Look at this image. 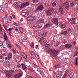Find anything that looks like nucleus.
Wrapping results in <instances>:
<instances>
[{
  "mask_svg": "<svg viewBox=\"0 0 78 78\" xmlns=\"http://www.w3.org/2000/svg\"><path fill=\"white\" fill-rule=\"evenodd\" d=\"M69 2H66L63 3L62 6H59V8L58 10L61 13V14H63L64 12V8H69Z\"/></svg>",
  "mask_w": 78,
  "mask_h": 78,
  "instance_id": "f257e3e1",
  "label": "nucleus"
},
{
  "mask_svg": "<svg viewBox=\"0 0 78 78\" xmlns=\"http://www.w3.org/2000/svg\"><path fill=\"white\" fill-rule=\"evenodd\" d=\"M48 52H51V54L52 55L53 57H56L58 55L59 51L58 50L56 51L54 49H47Z\"/></svg>",
  "mask_w": 78,
  "mask_h": 78,
  "instance_id": "f03ea898",
  "label": "nucleus"
},
{
  "mask_svg": "<svg viewBox=\"0 0 78 78\" xmlns=\"http://www.w3.org/2000/svg\"><path fill=\"white\" fill-rule=\"evenodd\" d=\"M21 14L24 16H27L29 14V11L27 9H24L22 11Z\"/></svg>",
  "mask_w": 78,
  "mask_h": 78,
  "instance_id": "7ed1b4c3",
  "label": "nucleus"
},
{
  "mask_svg": "<svg viewBox=\"0 0 78 78\" xmlns=\"http://www.w3.org/2000/svg\"><path fill=\"white\" fill-rule=\"evenodd\" d=\"M76 18H73L71 19L69 18H68V20L69 22L71 21V23L73 24H75V22L76 21Z\"/></svg>",
  "mask_w": 78,
  "mask_h": 78,
  "instance_id": "20e7f679",
  "label": "nucleus"
},
{
  "mask_svg": "<svg viewBox=\"0 0 78 78\" xmlns=\"http://www.w3.org/2000/svg\"><path fill=\"white\" fill-rule=\"evenodd\" d=\"M36 18L34 16H29L27 18V20L29 21H32L35 20Z\"/></svg>",
  "mask_w": 78,
  "mask_h": 78,
  "instance_id": "39448f33",
  "label": "nucleus"
},
{
  "mask_svg": "<svg viewBox=\"0 0 78 78\" xmlns=\"http://www.w3.org/2000/svg\"><path fill=\"white\" fill-rule=\"evenodd\" d=\"M62 64V62H60V61H58L57 62L55 66L54 67L55 68V69H57L58 68H59V66H61Z\"/></svg>",
  "mask_w": 78,
  "mask_h": 78,
  "instance_id": "423d86ee",
  "label": "nucleus"
},
{
  "mask_svg": "<svg viewBox=\"0 0 78 78\" xmlns=\"http://www.w3.org/2000/svg\"><path fill=\"white\" fill-rule=\"evenodd\" d=\"M54 9L53 8H51L49 9V10L47 12V14L48 15H51L53 12Z\"/></svg>",
  "mask_w": 78,
  "mask_h": 78,
  "instance_id": "0eeeda50",
  "label": "nucleus"
},
{
  "mask_svg": "<svg viewBox=\"0 0 78 78\" xmlns=\"http://www.w3.org/2000/svg\"><path fill=\"white\" fill-rule=\"evenodd\" d=\"M22 60V58L21 57H17L15 59V61L19 63L21 62Z\"/></svg>",
  "mask_w": 78,
  "mask_h": 78,
  "instance_id": "6e6552de",
  "label": "nucleus"
},
{
  "mask_svg": "<svg viewBox=\"0 0 78 78\" xmlns=\"http://www.w3.org/2000/svg\"><path fill=\"white\" fill-rule=\"evenodd\" d=\"M44 8V7L43 5H40L36 9V12L37 11H42Z\"/></svg>",
  "mask_w": 78,
  "mask_h": 78,
  "instance_id": "1a4fd4ad",
  "label": "nucleus"
},
{
  "mask_svg": "<svg viewBox=\"0 0 78 78\" xmlns=\"http://www.w3.org/2000/svg\"><path fill=\"white\" fill-rule=\"evenodd\" d=\"M13 72L14 70H11L10 71L5 72V73L7 76H11L12 73H13Z\"/></svg>",
  "mask_w": 78,
  "mask_h": 78,
  "instance_id": "9d476101",
  "label": "nucleus"
},
{
  "mask_svg": "<svg viewBox=\"0 0 78 78\" xmlns=\"http://www.w3.org/2000/svg\"><path fill=\"white\" fill-rule=\"evenodd\" d=\"M52 22L56 24H58L59 23L58 21V19L57 18H54L52 21Z\"/></svg>",
  "mask_w": 78,
  "mask_h": 78,
  "instance_id": "9b49d317",
  "label": "nucleus"
},
{
  "mask_svg": "<svg viewBox=\"0 0 78 78\" xmlns=\"http://www.w3.org/2000/svg\"><path fill=\"white\" fill-rule=\"evenodd\" d=\"M30 5L29 2H26V3H23V4L21 6L20 8H24L26 6H28Z\"/></svg>",
  "mask_w": 78,
  "mask_h": 78,
  "instance_id": "f8f14e48",
  "label": "nucleus"
},
{
  "mask_svg": "<svg viewBox=\"0 0 78 78\" xmlns=\"http://www.w3.org/2000/svg\"><path fill=\"white\" fill-rule=\"evenodd\" d=\"M39 41L41 43V44L44 43V44H47L45 39H44L43 38L40 39V40H39Z\"/></svg>",
  "mask_w": 78,
  "mask_h": 78,
  "instance_id": "ddd939ff",
  "label": "nucleus"
},
{
  "mask_svg": "<svg viewBox=\"0 0 78 78\" xmlns=\"http://www.w3.org/2000/svg\"><path fill=\"white\" fill-rule=\"evenodd\" d=\"M4 38L5 41L7 42H9V38L8 37H7L6 33H4Z\"/></svg>",
  "mask_w": 78,
  "mask_h": 78,
  "instance_id": "4468645a",
  "label": "nucleus"
},
{
  "mask_svg": "<svg viewBox=\"0 0 78 78\" xmlns=\"http://www.w3.org/2000/svg\"><path fill=\"white\" fill-rule=\"evenodd\" d=\"M6 21L9 23H11V19L9 16H7L5 18Z\"/></svg>",
  "mask_w": 78,
  "mask_h": 78,
  "instance_id": "2eb2a0df",
  "label": "nucleus"
},
{
  "mask_svg": "<svg viewBox=\"0 0 78 78\" xmlns=\"http://www.w3.org/2000/svg\"><path fill=\"white\" fill-rule=\"evenodd\" d=\"M72 45L70 44H67L65 45V47L67 48H70L72 47Z\"/></svg>",
  "mask_w": 78,
  "mask_h": 78,
  "instance_id": "dca6fc26",
  "label": "nucleus"
},
{
  "mask_svg": "<svg viewBox=\"0 0 78 78\" xmlns=\"http://www.w3.org/2000/svg\"><path fill=\"white\" fill-rule=\"evenodd\" d=\"M5 60L4 57H3L2 55H0V62H4Z\"/></svg>",
  "mask_w": 78,
  "mask_h": 78,
  "instance_id": "f3484780",
  "label": "nucleus"
},
{
  "mask_svg": "<svg viewBox=\"0 0 78 78\" xmlns=\"http://www.w3.org/2000/svg\"><path fill=\"white\" fill-rule=\"evenodd\" d=\"M21 76H22V74L21 73L16 74L15 76V78H20L21 77Z\"/></svg>",
  "mask_w": 78,
  "mask_h": 78,
  "instance_id": "a211bd4d",
  "label": "nucleus"
},
{
  "mask_svg": "<svg viewBox=\"0 0 78 78\" xmlns=\"http://www.w3.org/2000/svg\"><path fill=\"white\" fill-rule=\"evenodd\" d=\"M38 27V24H34L32 27L33 29H37Z\"/></svg>",
  "mask_w": 78,
  "mask_h": 78,
  "instance_id": "6ab92c4d",
  "label": "nucleus"
},
{
  "mask_svg": "<svg viewBox=\"0 0 78 78\" xmlns=\"http://www.w3.org/2000/svg\"><path fill=\"white\" fill-rule=\"evenodd\" d=\"M21 65L22 66V68L23 70H25V69H27V67L25 64H21Z\"/></svg>",
  "mask_w": 78,
  "mask_h": 78,
  "instance_id": "aec40b11",
  "label": "nucleus"
},
{
  "mask_svg": "<svg viewBox=\"0 0 78 78\" xmlns=\"http://www.w3.org/2000/svg\"><path fill=\"white\" fill-rule=\"evenodd\" d=\"M51 26V24L49 23L48 24H47L46 25L44 26V28H47V27H50Z\"/></svg>",
  "mask_w": 78,
  "mask_h": 78,
  "instance_id": "412c9836",
  "label": "nucleus"
},
{
  "mask_svg": "<svg viewBox=\"0 0 78 78\" xmlns=\"http://www.w3.org/2000/svg\"><path fill=\"white\" fill-rule=\"evenodd\" d=\"M12 57V54L11 53H10L9 54V55L8 56V59L10 60L11 59Z\"/></svg>",
  "mask_w": 78,
  "mask_h": 78,
  "instance_id": "4be33fe9",
  "label": "nucleus"
},
{
  "mask_svg": "<svg viewBox=\"0 0 78 78\" xmlns=\"http://www.w3.org/2000/svg\"><path fill=\"white\" fill-rule=\"evenodd\" d=\"M67 72H68V71H66L65 74H64L62 78H66V76H67V74L68 73Z\"/></svg>",
  "mask_w": 78,
  "mask_h": 78,
  "instance_id": "5701e85b",
  "label": "nucleus"
},
{
  "mask_svg": "<svg viewBox=\"0 0 78 78\" xmlns=\"http://www.w3.org/2000/svg\"><path fill=\"white\" fill-rule=\"evenodd\" d=\"M38 22L39 23H42L44 22V19H41L38 21Z\"/></svg>",
  "mask_w": 78,
  "mask_h": 78,
  "instance_id": "b1692460",
  "label": "nucleus"
},
{
  "mask_svg": "<svg viewBox=\"0 0 78 78\" xmlns=\"http://www.w3.org/2000/svg\"><path fill=\"white\" fill-rule=\"evenodd\" d=\"M9 24H8L7 26V31H10V33H11V31L12 30V27H10V28H9L8 27H9ZM12 33V32L11 33Z\"/></svg>",
  "mask_w": 78,
  "mask_h": 78,
  "instance_id": "393cba45",
  "label": "nucleus"
},
{
  "mask_svg": "<svg viewBox=\"0 0 78 78\" xmlns=\"http://www.w3.org/2000/svg\"><path fill=\"white\" fill-rule=\"evenodd\" d=\"M2 54L4 55H6L7 54L6 51H2Z\"/></svg>",
  "mask_w": 78,
  "mask_h": 78,
  "instance_id": "a878e982",
  "label": "nucleus"
},
{
  "mask_svg": "<svg viewBox=\"0 0 78 78\" xmlns=\"http://www.w3.org/2000/svg\"><path fill=\"white\" fill-rule=\"evenodd\" d=\"M71 78H74V76L73 75L72 73H70L68 75Z\"/></svg>",
  "mask_w": 78,
  "mask_h": 78,
  "instance_id": "bb28decb",
  "label": "nucleus"
},
{
  "mask_svg": "<svg viewBox=\"0 0 78 78\" xmlns=\"http://www.w3.org/2000/svg\"><path fill=\"white\" fill-rule=\"evenodd\" d=\"M22 56L24 58H25L27 57V54H25V53H22Z\"/></svg>",
  "mask_w": 78,
  "mask_h": 78,
  "instance_id": "cd10ccee",
  "label": "nucleus"
},
{
  "mask_svg": "<svg viewBox=\"0 0 78 78\" xmlns=\"http://www.w3.org/2000/svg\"><path fill=\"white\" fill-rule=\"evenodd\" d=\"M66 27V23H63L61 25V27Z\"/></svg>",
  "mask_w": 78,
  "mask_h": 78,
  "instance_id": "c85d7f7f",
  "label": "nucleus"
},
{
  "mask_svg": "<svg viewBox=\"0 0 78 78\" xmlns=\"http://www.w3.org/2000/svg\"><path fill=\"white\" fill-rule=\"evenodd\" d=\"M78 58H76L75 64L76 66H78Z\"/></svg>",
  "mask_w": 78,
  "mask_h": 78,
  "instance_id": "c756f323",
  "label": "nucleus"
},
{
  "mask_svg": "<svg viewBox=\"0 0 78 78\" xmlns=\"http://www.w3.org/2000/svg\"><path fill=\"white\" fill-rule=\"evenodd\" d=\"M20 32L21 33H23V28H22V27H20Z\"/></svg>",
  "mask_w": 78,
  "mask_h": 78,
  "instance_id": "7c9ffc66",
  "label": "nucleus"
},
{
  "mask_svg": "<svg viewBox=\"0 0 78 78\" xmlns=\"http://www.w3.org/2000/svg\"><path fill=\"white\" fill-rule=\"evenodd\" d=\"M48 34V33L47 32H45V33H44L43 35V37H45V36H46Z\"/></svg>",
  "mask_w": 78,
  "mask_h": 78,
  "instance_id": "2f4dec72",
  "label": "nucleus"
},
{
  "mask_svg": "<svg viewBox=\"0 0 78 78\" xmlns=\"http://www.w3.org/2000/svg\"><path fill=\"white\" fill-rule=\"evenodd\" d=\"M58 73H55L54 75L53 76H54L55 78H57V76H58Z\"/></svg>",
  "mask_w": 78,
  "mask_h": 78,
  "instance_id": "473e14b6",
  "label": "nucleus"
},
{
  "mask_svg": "<svg viewBox=\"0 0 78 78\" xmlns=\"http://www.w3.org/2000/svg\"><path fill=\"white\" fill-rule=\"evenodd\" d=\"M62 34H63L66 35L68 34L69 33H68L67 31H64V32H63L62 33Z\"/></svg>",
  "mask_w": 78,
  "mask_h": 78,
  "instance_id": "72a5a7b5",
  "label": "nucleus"
},
{
  "mask_svg": "<svg viewBox=\"0 0 78 78\" xmlns=\"http://www.w3.org/2000/svg\"><path fill=\"white\" fill-rule=\"evenodd\" d=\"M74 3L73 2H71L70 3V5L71 6H74Z\"/></svg>",
  "mask_w": 78,
  "mask_h": 78,
  "instance_id": "f704fd0d",
  "label": "nucleus"
},
{
  "mask_svg": "<svg viewBox=\"0 0 78 78\" xmlns=\"http://www.w3.org/2000/svg\"><path fill=\"white\" fill-rule=\"evenodd\" d=\"M23 41L25 42H27V38L25 37L23 39Z\"/></svg>",
  "mask_w": 78,
  "mask_h": 78,
  "instance_id": "c9c22d12",
  "label": "nucleus"
},
{
  "mask_svg": "<svg viewBox=\"0 0 78 78\" xmlns=\"http://www.w3.org/2000/svg\"><path fill=\"white\" fill-rule=\"evenodd\" d=\"M29 52L31 54H34L35 53L34 52V51H29Z\"/></svg>",
  "mask_w": 78,
  "mask_h": 78,
  "instance_id": "e433bc0d",
  "label": "nucleus"
},
{
  "mask_svg": "<svg viewBox=\"0 0 78 78\" xmlns=\"http://www.w3.org/2000/svg\"><path fill=\"white\" fill-rule=\"evenodd\" d=\"M3 26H4V27H5V30H6V31H8V28H7V27H6L5 25L4 24H3Z\"/></svg>",
  "mask_w": 78,
  "mask_h": 78,
  "instance_id": "4c0bfd02",
  "label": "nucleus"
},
{
  "mask_svg": "<svg viewBox=\"0 0 78 78\" xmlns=\"http://www.w3.org/2000/svg\"><path fill=\"white\" fill-rule=\"evenodd\" d=\"M50 45V44H47L45 46V48H48Z\"/></svg>",
  "mask_w": 78,
  "mask_h": 78,
  "instance_id": "58836bf2",
  "label": "nucleus"
},
{
  "mask_svg": "<svg viewBox=\"0 0 78 78\" xmlns=\"http://www.w3.org/2000/svg\"><path fill=\"white\" fill-rule=\"evenodd\" d=\"M16 45L17 46V47L19 49H21V47L20 46H19V45L18 44H16Z\"/></svg>",
  "mask_w": 78,
  "mask_h": 78,
  "instance_id": "ea45409f",
  "label": "nucleus"
},
{
  "mask_svg": "<svg viewBox=\"0 0 78 78\" xmlns=\"http://www.w3.org/2000/svg\"><path fill=\"white\" fill-rule=\"evenodd\" d=\"M3 42L1 41H0V46H1V45H3Z\"/></svg>",
  "mask_w": 78,
  "mask_h": 78,
  "instance_id": "a19ab883",
  "label": "nucleus"
},
{
  "mask_svg": "<svg viewBox=\"0 0 78 78\" xmlns=\"http://www.w3.org/2000/svg\"><path fill=\"white\" fill-rule=\"evenodd\" d=\"M4 11V8H3V6H2V9L1 10V11H0V12L2 13H3V12Z\"/></svg>",
  "mask_w": 78,
  "mask_h": 78,
  "instance_id": "79ce46f5",
  "label": "nucleus"
},
{
  "mask_svg": "<svg viewBox=\"0 0 78 78\" xmlns=\"http://www.w3.org/2000/svg\"><path fill=\"white\" fill-rule=\"evenodd\" d=\"M52 6H56V4L54 2L52 4Z\"/></svg>",
  "mask_w": 78,
  "mask_h": 78,
  "instance_id": "37998d69",
  "label": "nucleus"
},
{
  "mask_svg": "<svg viewBox=\"0 0 78 78\" xmlns=\"http://www.w3.org/2000/svg\"><path fill=\"white\" fill-rule=\"evenodd\" d=\"M2 31H3V29H2V26L1 25L0 28V32H2Z\"/></svg>",
  "mask_w": 78,
  "mask_h": 78,
  "instance_id": "c03bdc74",
  "label": "nucleus"
},
{
  "mask_svg": "<svg viewBox=\"0 0 78 78\" xmlns=\"http://www.w3.org/2000/svg\"><path fill=\"white\" fill-rule=\"evenodd\" d=\"M17 67H18V68H20V67H21V65L20 64H17Z\"/></svg>",
  "mask_w": 78,
  "mask_h": 78,
  "instance_id": "a18cd8bd",
  "label": "nucleus"
},
{
  "mask_svg": "<svg viewBox=\"0 0 78 78\" xmlns=\"http://www.w3.org/2000/svg\"><path fill=\"white\" fill-rule=\"evenodd\" d=\"M8 3H6L5 5V8H8Z\"/></svg>",
  "mask_w": 78,
  "mask_h": 78,
  "instance_id": "49530a36",
  "label": "nucleus"
},
{
  "mask_svg": "<svg viewBox=\"0 0 78 78\" xmlns=\"http://www.w3.org/2000/svg\"><path fill=\"white\" fill-rule=\"evenodd\" d=\"M33 2L34 3H35V2H38V0H32Z\"/></svg>",
  "mask_w": 78,
  "mask_h": 78,
  "instance_id": "de8ad7c7",
  "label": "nucleus"
},
{
  "mask_svg": "<svg viewBox=\"0 0 78 78\" xmlns=\"http://www.w3.org/2000/svg\"><path fill=\"white\" fill-rule=\"evenodd\" d=\"M36 57L37 58H39L40 57L39 55H36Z\"/></svg>",
  "mask_w": 78,
  "mask_h": 78,
  "instance_id": "09e8293b",
  "label": "nucleus"
},
{
  "mask_svg": "<svg viewBox=\"0 0 78 78\" xmlns=\"http://www.w3.org/2000/svg\"><path fill=\"white\" fill-rule=\"evenodd\" d=\"M76 41H73L72 42V44H74V45H75L76 44Z\"/></svg>",
  "mask_w": 78,
  "mask_h": 78,
  "instance_id": "8fccbe9b",
  "label": "nucleus"
},
{
  "mask_svg": "<svg viewBox=\"0 0 78 78\" xmlns=\"http://www.w3.org/2000/svg\"><path fill=\"white\" fill-rule=\"evenodd\" d=\"M19 42H21V43H23V41L22 40V39H20L19 40Z\"/></svg>",
  "mask_w": 78,
  "mask_h": 78,
  "instance_id": "3c124183",
  "label": "nucleus"
},
{
  "mask_svg": "<svg viewBox=\"0 0 78 78\" xmlns=\"http://www.w3.org/2000/svg\"><path fill=\"white\" fill-rule=\"evenodd\" d=\"M31 57L32 59L33 58L34 59H35V58L34 56V55H31Z\"/></svg>",
  "mask_w": 78,
  "mask_h": 78,
  "instance_id": "603ef678",
  "label": "nucleus"
},
{
  "mask_svg": "<svg viewBox=\"0 0 78 78\" xmlns=\"http://www.w3.org/2000/svg\"><path fill=\"white\" fill-rule=\"evenodd\" d=\"M27 55H26V57L24 58V60L25 61H27Z\"/></svg>",
  "mask_w": 78,
  "mask_h": 78,
  "instance_id": "864d4df0",
  "label": "nucleus"
},
{
  "mask_svg": "<svg viewBox=\"0 0 78 78\" xmlns=\"http://www.w3.org/2000/svg\"><path fill=\"white\" fill-rule=\"evenodd\" d=\"M47 21V20L46 18L44 19V22H46Z\"/></svg>",
  "mask_w": 78,
  "mask_h": 78,
  "instance_id": "5fc2aeb1",
  "label": "nucleus"
},
{
  "mask_svg": "<svg viewBox=\"0 0 78 78\" xmlns=\"http://www.w3.org/2000/svg\"><path fill=\"white\" fill-rule=\"evenodd\" d=\"M3 7V5H1V6H0V11H1L2 9V8Z\"/></svg>",
  "mask_w": 78,
  "mask_h": 78,
  "instance_id": "6e6d98bb",
  "label": "nucleus"
},
{
  "mask_svg": "<svg viewBox=\"0 0 78 78\" xmlns=\"http://www.w3.org/2000/svg\"><path fill=\"white\" fill-rule=\"evenodd\" d=\"M12 51L14 54H16V52L15 51V50H12Z\"/></svg>",
  "mask_w": 78,
  "mask_h": 78,
  "instance_id": "4d7b16f0",
  "label": "nucleus"
},
{
  "mask_svg": "<svg viewBox=\"0 0 78 78\" xmlns=\"http://www.w3.org/2000/svg\"><path fill=\"white\" fill-rule=\"evenodd\" d=\"M32 47H33V48H34V42H32Z\"/></svg>",
  "mask_w": 78,
  "mask_h": 78,
  "instance_id": "13d9d810",
  "label": "nucleus"
},
{
  "mask_svg": "<svg viewBox=\"0 0 78 78\" xmlns=\"http://www.w3.org/2000/svg\"><path fill=\"white\" fill-rule=\"evenodd\" d=\"M75 55H78V52H76L75 53Z\"/></svg>",
  "mask_w": 78,
  "mask_h": 78,
  "instance_id": "bf43d9fd",
  "label": "nucleus"
},
{
  "mask_svg": "<svg viewBox=\"0 0 78 78\" xmlns=\"http://www.w3.org/2000/svg\"><path fill=\"white\" fill-rule=\"evenodd\" d=\"M42 25H40V26H39V24H38V28H41V27H42Z\"/></svg>",
  "mask_w": 78,
  "mask_h": 78,
  "instance_id": "052dcab7",
  "label": "nucleus"
},
{
  "mask_svg": "<svg viewBox=\"0 0 78 78\" xmlns=\"http://www.w3.org/2000/svg\"><path fill=\"white\" fill-rule=\"evenodd\" d=\"M59 42H57L56 44V46H58V45H59Z\"/></svg>",
  "mask_w": 78,
  "mask_h": 78,
  "instance_id": "680f3d73",
  "label": "nucleus"
},
{
  "mask_svg": "<svg viewBox=\"0 0 78 78\" xmlns=\"http://www.w3.org/2000/svg\"><path fill=\"white\" fill-rule=\"evenodd\" d=\"M12 17H13V18H16L15 15H13V14L12 13Z\"/></svg>",
  "mask_w": 78,
  "mask_h": 78,
  "instance_id": "e2e57ef3",
  "label": "nucleus"
},
{
  "mask_svg": "<svg viewBox=\"0 0 78 78\" xmlns=\"http://www.w3.org/2000/svg\"><path fill=\"white\" fill-rule=\"evenodd\" d=\"M16 27L17 28L20 27V26L19 24H18V25H16Z\"/></svg>",
  "mask_w": 78,
  "mask_h": 78,
  "instance_id": "0e129e2a",
  "label": "nucleus"
},
{
  "mask_svg": "<svg viewBox=\"0 0 78 78\" xmlns=\"http://www.w3.org/2000/svg\"><path fill=\"white\" fill-rule=\"evenodd\" d=\"M15 31H19V30L18 29L16 28L15 29Z\"/></svg>",
  "mask_w": 78,
  "mask_h": 78,
  "instance_id": "69168bd1",
  "label": "nucleus"
},
{
  "mask_svg": "<svg viewBox=\"0 0 78 78\" xmlns=\"http://www.w3.org/2000/svg\"><path fill=\"white\" fill-rule=\"evenodd\" d=\"M40 63L41 65H42V62H40Z\"/></svg>",
  "mask_w": 78,
  "mask_h": 78,
  "instance_id": "338daca9",
  "label": "nucleus"
},
{
  "mask_svg": "<svg viewBox=\"0 0 78 78\" xmlns=\"http://www.w3.org/2000/svg\"><path fill=\"white\" fill-rule=\"evenodd\" d=\"M76 8L77 9H78V6H76Z\"/></svg>",
  "mask_w": 78,
  "mask_h": 78,
  "instance_id": "774afa93",
  "label": "nucleus"
}]
</instances>
